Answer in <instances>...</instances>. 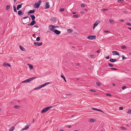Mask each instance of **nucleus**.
<instances>
[{
  "label": "nucleus",
  "mask_w": 131,
  "mask_h": 131,
  "mask_svg": "<svg viewBox=\"0 0 131 131\" xmlns=\"http://www.w3.org/2000/svg\"><path fill=\"white\" fill-rule=\"evenodd\" d=\"M96 38V37L95 35H90L87 37V38L90 40L95 39Z\"/></svg>",
  "instance_id": "7ed1b4c3"
},
{
  "label": "nucleus",
  "mask_w": 131,
  "mask_h": 131,
  "mask_svg": "<svg viewBox=\"0 0 131 131\" xmlns=\"http://www.w3.org/2000/svg\"><path fill=\"white\" fill-rule=\"evenodd\" d=\"M36 78V77H32V78H30L29 79H28L29 81V82L30 81H31L32 80H33L34 79H35Z\"/></svg>",
  "instance_id": "6ab92c4d"
},
{
  "label": "nucleus",
  "mask_w": 131,
  "mask_h": 131,
  "mask_svg": "<svg viewBox=\"0 0 131 131\" xmlns=\"http://www.w3.org/2000/svg\"><path fill=\"white\" fill-rule=\"evenodd\" d=\"M96 84L98 86H100L101 85V84L99 82H96Z\"/></svg>",
  "instance_id": "cd10ccee"
},
{
  "label": "nucleus",
  "mask_w": 131,
  "mask_h": 131,
  "mask_svg": "<svg viewBox=\"0 0 131 131\" xmlns=\"http://www.w3.org/2000/svg\"><path fill=\"white\" fill-rule=\"evenodd\" d=\"M28 18V16H26L23 17V20H25V19Z\"/></svg>",
  "instance_id": "5fc2aeb1"
},
{
  "label": "nucleus",
  "mask_w": 131,
  "mask_h": 131,
  "mask_svg": "<svg viewBox=\"0 0 131 131\" xmlns=\"http://www.w3.org/2000/svg\"><path fill=\"white\" fill-rule=\"evenodd\" d=\"M128 28L129 29L131 30V28H130L129 27H128Z\"/></svg>",
  "instance_id": "338daca9"
},
{
  "label": "nucleus",
  "mask_w": 131,
  "mask_h": 131,
  "mask_svg": "<svg viewBox=\"0 0 131 131\" xmlns=\"http://www.w3.org/2000/svg\"><path fill=\"white\" fill-rule=\"evenodd\" d=\"M16 8H17V10H19V9H20L19 8H18V7H17Z\"/></svg>",
  "instance_id": "e2e57ef3"
},
{
  "label": "nucleus",
  "mask_w": 131,
  "mask_h": 131,
  "mask_svg": "<svg viewBox=\"0 0 131 131\" xmlns=\"http://www.w3.org/2000/svg\"><path fill=\"white\" fill-rule=\"evenodd\" d=\"M40 40V37H38L37 38L36 40L37 41H39Z\"/></svg>",
  "instance_id": "7c9ffc66"
},
{
  "label": "nucleus",
  "mask_w": 131,
  "mask_h": 131,
  "mask_svg": "<svg viewBox=\"0 0 131 131\" xmlns=\"http://www.w3.org/2000/svg\"><path fill=\"white\" fill-rule=\"evenodd\" d=\"M96 26L94 25H93V29H94V28H95V27H96Z\"/></svg>",
  "instance_id": "052dcab7"
},
{
  "label": "nucleus",
  "mask_w": 131,
  "mask_h": 131,
  "mask_svg": "<svg viewBox=\"0 0 131 131\" xmlns=\"http://www.w3.org/2000/svg\"><path fill=\"white\" fill-rule=\"evenodd\" d=\"M92 58H95V56L94 54H92L90 55V56Z\"/></svg>",
  "instance_id": "c9c22d12"
},
{
  "label": "nucleus",
  "mask_w": 131,
  "mask_h": 131,
  "mask_svg": "<svg viewBox=\"0 0 131 131\" xmlns=\"http://www.w3.org/2000/svg\"><path fill=\"white\" fill-rule=\"evenodd\" d=\"M39 87H40L39 86L38 87H37L35 88L34 89V90H38V89H40V88H39Z\"/></svg>",
  "instance_id": "a19ab883"
},
{
  "label": "nucleus",
  "mask_w": 131,
  "mask_h": 131,
  "mask_svg": "<svg viewBox=\"0 0 131 131\" xmlns=\"http://www.w3.org/2000/svg\"><path fill=\"white\" fill-rule=\"evenodd\" d=\"M28 65L29 66V68L31 69H32L33 68V66L30 64H28Z\"/></svg>",
  "instance_id": "4be33fe9"
},
{
  "label": "nucleus",
  "mask_w": 131,
  "mask_h": 131,
  "mask_svg": "<svg viewBox=\"0 0 131 131\" xmlns=\"http://www.w3.org/2000/svg\"><path fill=\"white\" fill-rule=\"evenodd\" d=\"M110 22L112 24H113L114 23V21L113 20L110 19Z\"/></svg>",
  "instance_id": "2f4dec72"
},
{
  "label": "nucleus",
  "mask_w": 131,
  "mask_h": 131,
  "mask_svg": "<svg viewBox=\"0 0 131 131\" xmlns=\"http://www.w3.org/2000/svg\"><path fill=\"white\" fill-rule=\"evenodd\" d=\"M126 86H124L122 87V89L123 90H124V89H125V88H126Z\"/></svg>",
  "instance_id": "3c124183"
},
{
  "label": "nucleus",
  "mask_w": 131,
  "mask_h": 131,
  "mask_svg": "<svg viewBox=\"0 0 131 131\" xmlns=\"http://www.w3.org/2000/svg\"><path fill=\"white\" fill-rule=\"evenodd\" d=\"M117 60L116 59H110L109 61L112 62H114L117 61Z\"/></svg>",
  "instance_id": "9d476101"
},
{
  "label": "nucleus",
  "mask_w": 131,
  "mask_h": 131,
  "mask_svg": "<svg viewBox=\"0 0 131 131\" xmlns=\"http://www.w3.org/2000/svg\"><path fill=\"white\" fill-rule=\"evenodd\" d=\"M55 26L53 25H50L48 26V28L49 30L52 31H53L54 30Z\"/></svg>",
  "instance_id": "20e7f679"
},
{
  "label": "nucleus",
  "mask_w": 131,
  "mask_h": 131,
  "mask_svg": "<svg viewBox=\"0 0 131 131\" xmlns=\"http://www.w3.org/2000/svg\"><path fill=\"white\" fill-rule=\"evenodd\" d=\"M36 23V22L35 20H32L30 25V26H32L35 24Z\"/></svg>",
  "instance_id": "ddd939ff"
},
{
  "label": "nucleus",
  "mask_w": 131,
  "mask_h": 131,
  "mask_svg": "<svg viewBox=\"0 0 131 131\" xmlns=\"http://www.w3.org/2000/svg\"><path fill=\"white\" fill-rule=\"evenodd\" d=\"M39 86L40 87L39 88H42V87H44L45 86L44 85V84H43L42 85H40Z\"/></svg>",
  "instance_id": "37998d69"
},
{
  "label": "nucleus",
  "mask_w": 131,
  "mask_h": 131,
  "mask_svg": "<svg viewBox=\"0 0 131 131\" xmlns=\"http://www.w3.org/2000/svg\"><path fill=\"white\" fill-rule=\"evenodd\" d=\"M108 64L110 67H113V65L111 63H108Z\"/></svg>",
  "instance_id": "72a5a7b5"
},
{
  "label": "nucleus",
  "mask_w": 131,
  "mask_h": 131,
  "mask_svg": "<svg viewBox=\"0 0 131 131\" xmlns=\"http://www.w3.org/2000/svg\"><path fill=\"white\" fill-rule=\"evenodd\" d=\"M106 95L108 96H111V95L109 93H106Z\"/></svg>",
  "instance_id": "864d4df0"
},
{
  "label": "nucleus",
  "mask_w": 131,
  "mask_h": 131,
  "mask_svg": "<svg viewBox=\"0 0 131 131\" xmlns=\"http://www.w3.org/2000/svg\"><path fill=\"white\" fill-rule=\"evenodd\" d=\"M124 1V0H118L117 2L119 3H123Z\"/></svg>",
  "instance_id": "c756f323"
},
{
  "label": "nucleus",
  "mask_w": 131,
  "mask_h": 131,
  "mask_svg": "<svg viewBox=\"0 0 131 131\" xmlns=\"http://www.w3.org/2000/svg\"><path fill=\"white\" fill-rule=\"evenodd\" d=\"M35 27L36 28H38V26L37 25H35L33 27Z\"/></svg>",
  "instance_id": "4d7b16f0"
},
{
  "label": "nucleus",
  "mask_w": 131,
  "mask_h": 131,
  "mask_svg": "<svg viewBox=\"0 0 131 131\" xmlns=\"http://www.w3.org/2000/svg\"><path fill=\"white\" fill-rule=\"evenodd\" d=\"M50 6V5L49 4V2H47L46 3V5L45 6V8L46 9H48L49 8Z\"/></svg>",
  "instance_id": "423d86ee"
},
{
  "label": "nucleus",
  "mask_w": 131,
  "mask_h": 131,
  "mask_svg": "<svg viewBox=\"0 0 131 131\" xmlns=\"http://www.w3.org/2000/svg\"><path fill=\"white\" fill-rule=\"evenodd\" d=\"M19 47L20 49L22 51H25V49L22 46L20 45L19 46Z\"/></svg>",
  "instance_id": "a211bd4d"
},
{
  "label": "nucleus",
  "mask_w": 131,
  "mask_h": 131,
  "mask_svg": "<svg viewBox=\"0 0 131 131\" xmlns=\"http://www.w3.org/2000/svg\"><path fill=\"white\" fill-rule=\"evenodd\" d=\"M59 131H64L63 129H61Z\"/></svg>",
  "instance_id": "774afa93"
},
{
  "label": "nucleus",
  "mask_w": 131,
  "mask_h": 131,
  "mask_svg": "<svg viewBox=\"0 0 131 131\" xmlns=\"http://www.w3.org/2000/svg\"><path fill=\"white\" fill-rule=\"evenodd\" d=\"M3 66L5 67H10L11 65L9 63H4L3 64Z\"/></svg>",
  "instance_id": "9b49d317"
},
{
  "label": "nucleus",
  "mask_w": 131,
  "mask_h": 131,
  "mask_svg": "<svg viewBox=\"0 0 131 131\" xmlns=\"http://www.w3.org/2000/svg\"><path fill=\"white\" fill-rule=\"evenodd\" d=\"M100 52V51L99 50H98L96 51V52L97 53H99Z\"/></svg>",
  "instance_id": "680f3d73"
},
{
  "label": "nucleus",
  "mask_w": 131,
  "mask_h": 131,
  "mask_svg": "<svg viewBox=\"0 0 131 131\" xmlns=\"http://www.w3.org/2000/svg\"><path fill=\"white\" fill-rule=\"evenodd\" d=\"M22 4L21 3L20 4H18L17 5V7H18L19 8H20L21 7Z\"/></svg>",
  "instance_id": "bb28decb"
},
{
  "label": "nucleus",
  "mask_w": 131,
  "mask_h": 131,
  "mask_svg": "<svg viewBox=\"0 0 131 131\" xmlns=\"http://www.w3.org/2000/svg\"><path fill=\"white\" fill-rule=\"evenodd\" d=\"M29 127V126L27 125V126H26V127H25L22 129L21 130H25L27 129Z\"/></svg>",
  "instance_id": "f3484780"
},
{
  "label": "nucleus",
  "mask_w": 131,
  "mask_h": 131,
  "mask_svg": "<svg viewBox=\"0 0 131 131\" xmlns=\"http://www.w3.org/2000/svg\"><path fill=\"white\" fill-rule=\"evenodd\" d=\"M24 14V13L23 12H22V10H20L18 11V14L19 16H21L22 15Z\"/></svg>",
  "instance_id": "6e6552de"
},
{
  "label": "nucleus",
  "mask_w": 131,
  "mask_h": 131,
  "mask_svg": "<svg viewBox=\"0 0 131 131\" xmlns=\"http://www.w3.org/2000/svg\"><path fill=\"white\" fill-rule=\"evenodd\" d=\"M105 58L107 59H109L110 58L109 56H107V57H106Z\"/></svg>",
  "instance_id": "6e6d98bb"
},
{
  "label": "nucleus",
  "mask_w": 131,
  "mask_h": 131,
  "mask_svg": "<svg viewBox=\"0 0 131 131\" xmlns=\"http://www.w3.org/2000/svg\"><path fill=\"white\" fill-rule=\"evenodd\" d=\"M52 107V106H50L43 108L41 112V113H43L47 111L48 110H49Z\"/></svg>",
  "instance_id": "f257e3e1"
},
{
  "label": "nucleus",
  "mask_w": 131,
  "mask_h": 131,
  "mask_svg": "<svg viewBox=\"0 0 131 131\" xmlns=\"http://www.w3.org/2000/svg\"><path fill=\"white\" fill-rule=\"evenodd\" d=\"M108 10V9L105 8V9H102L101 10H102V11H106V10Z\"/></svg>",
  "instance_id": "58836bf2"
},
{
  "label": "nucleus",
  "mask_w": 131,
  "mask_h": 131,
  "mask_svg": "<svg viewBox=\"0 0 131 131\" xmlns=\"http://www.w3.org/2000/svg\"><path fill=\"white\" fill-rule=\"evenodd\" d=\"M110 69L111 70H118V69H117L113 68H111Z\"/></svg>",
  "instance_id": "e433bc0d"
},
{
  "label": "nucleus",
  "mask_w": 131,
  "mask_h": 131,
  "mask_svg": "<svg viewBox=\"0 0 131 131\" xmlns=\"http://www.w3.org/2000/svg\"><path fill=\"white\" fill-rule=\"evenodd\" d=\"M35 12V10L34 9L33 10H31L29 11V12H28V14L29 15L30 14L34 13Z\"/></svg>",
  "instance_id": "f8f14e48"
},
{
  "label": "nucleus",
  "mask_w": 131,
  "mask_h": 131,
  "mask_svg": "<svg viewBox=\"0 0 131 131\" xmlns=\"http://www.w3.org/2000/svg\"><path fill=\"white\" fill-rule=\"evenodd\" d=\"M126 24L128 26H131V24L128 22L126 23Z\"/></svg>",
  "instance_id": "de8ad7c7"
},
{
  "label": "nucleus",
  "mask_w": 131,
  "mask_h": 131,
  "mask_svg": "<svg viewBox=\"0 0 131 131\" xmlns=\"http://www.w3.org/2000/svg\"><path fill=\"white\" fill-rule=\"evenodd\" d=\"M81 6L82 7H84L85 6V5L84 4H81Z\"/></svg>",
  "instance_id": "49530a36"
},
{
  "label": "nucleus",
  "mask_w": 131,
  "mask_h": 131,
  "mask_svg": "<svg viewBox=\"0 0 131 131\" xmlns=\"http://www.w3.org/2000/svg\"><path fill=\"white\" fill-rule=\"evenodd\" d=\"M41 3V0L39 1L38 2H36L34 4V6L35 8H38L39 7Z\"/></svg>",
  "instance_id": "f03ea898"
},
{
  "label": "nucleus",
  "mask_w": 131,
  "mask_h": 131,
  "mask_svg": "<svg viewBox=\"0 0 131 131\" xmlns=\"http://www.w3.org/2000/svg\"><path fill=\"white\" fill-rule=\"evenodd\" d=\"M122 57L123 60H125L126 59V58L124 57L123 55H122Z\"/></svg>",
  "instance_id": "c03bdc74"
},
{
  "label": "nucleus",
  "mask_w": 131,
  "mask_h": 131,
  "mask_svg": "<svg viewBox=\"0 0 131 131\" xmlns=\"http://www.w3.org/2000/svg\"><path fill=\"white\" fill-rule=\"evenodd\" d=\"M108 31H107V30H105L104 31V32H107Z\"/></svg>",
  "instance_id": "0e129e2a"
},
{
  "label": "nucleus",
  "mask_w": 131,
  "mask_h": 131,
  "mask_svg": "<svg viewBox=\"0 0 131 131\" xmlns=\"http://www.w3.org/2000/svg\"><path fill=\"white\" fill-rule=\"evenodd\" d=\"M15 128V127L14 126H12L9 130V131H13Z\"/></svg>",
  "instance_id": "5701e85b"
},
{
  "label": "nucleus",
  "mask_w": 131,
  "mask_h": 131,
  "mask_svg": "<svg viewBox=\"0 0 131 131\" xmlns=\"http://www.w3.org/2000/svg\"><path fill=\"white\" fill-rule=\"evenodd\" d=\"M78 14H76V15H73V17H76V18L78 17Z\"/></svg>",
  "instance_id": "ea45409f"
},
{
  "label": "nucleus",
  "mask_w": 131,
  "mask_h": 131,
  "mask_svg": "<svg viewBox=\"0 0 131 131\" xmlns=\"http://www.w3.org/2000/svg\"><path fill=\"white\" fill-rule=\"evenodd\" d=\"M123 107H119V110H123Z\"/></svg>",
  "instance_id": "603ef678"
},
{
  "label": "nucleus",
  "mask_w": 131,
  "mask_h": 131,
  "mask_svg": "<svg viewBox=\"0 0 131 131\" xmlns=\"http://www.w3.org/2000/svg\"><path fill=\"white\" fill-rule=\"evenodd\" d=\"M126 48V47L124 45H123L122 46H121V48L122 49H124L125 48Z\"/></svg>",
  "instance_id": "473e14b6"
},
{
  "label": "nucleus",
  "mask_w": 131,
  "mask_h": 131,
  "mask_svg": "<svg viewBox=\"0 0 131 131\" xmlns=\"http://www.w3.org/2000/svg\"><path fill=\"white\" fill-rule=\"evenodd\" d=\"M22 22L24 24L27 23L28 22V20H23Z\"/></svg>",
  "instance_id": "2eb2a0df"
},
{
  "label": "nucleus",
  "mask_w": 131,
  "mask_h": 131,
  "mask_svg": "<svg viewBox=\"0 0 131 131\" xmlns=\"http://www.w3.org/2000/svg\"><path fill=\"white\" fill-rule=\"evenodd\" d=\"M13 7L14 8V10L15 12H17V10L16 9V7L15 6H13Z\"/></svg>",
  "instance_id": "a878e982"
},
{
  "label": "nucleus",
  "mask_w": 131,
  "mask_h": 131,
  "mask_svg": "<svg viewBox=\"0 0 131 131\" xmlns=\"http://www.w3.org/2000/svg\"><path fill=\"white\" fill-rule=\"evenodd\" d=\"M90 91H91V92H96V91L95 90H90Z\"/></svg>",
  "instance_id": "09e8293b"
},
{
  "label": "nucleus",
  "mask_w": 131,
  "mask_h": 131,
  "mask_svg": "<svg viewBox=\"0 0 131 131\" xmlns=\"http://www.w3.org/2000/svg\"><path fill=\"white\" fill-rule=\"evenodd\" d=\"M61 77L62 78L64 79V80L65 82H66V78L63 75H61Z\"/></svg>",
  "instance_id": "393cba45"
},
{
  "label": "nucleus",
  "mask_w": 131,
  "mask_h": 131,
  "mask_svg": "<svg viewBox=\"0 0 131 131\" xmlns=\"http://www.w3.org/2000/svg\"><path fill=\"white\" fill-rule=\"evenodd\" d=\"M112 52L114 53L113 54V55H118V56L119 55V53L117 51H113Z\"/></svg>",
  "instance_id": "1a4fd4ad"
},
{
  "label": "nucleus",
  "mask_w": 131,
  "mask_h": 131,
  "mask_svg": "<svg viewBox=\"0 0 131 131\" xmlns=\"http://www.w3.org/2000/svg\"><path fill=\"white\" fill-rule=\"evenodd\" d=\"M97 111L101 112H103L101 110H100V109H98Z\"/></svg>",
  "instance_id": "13d9d810"
},
{
  "label": "nucleus",
  "mask_w": 131,
  "mask_h": 131,
  "mask_svg": "<svg viewBox=\"0 0 131 131\" xmlns=\"http://www.w3.org/2000/svg\"><path fill=\"white\" fill-rule=\"evenodd\" d=\"M53 32H54L57 35L61 33L60 31L58 30L57 29L54 30Z\"/></svg>",
  "instance_id": "0eeeda50"
},
{
  "label": "nucleus",
  "mask_w": 131,
  "mask_h": 131,
  "mask_svg": "<svg viewBox=\"0 0 131 131\" xmlns=\"http://www.w3.org/2000/svg\"><path fill=\"white\" fill-rule=\"evenodd\" d=\"M129 56H131V52H130L129 53Z\"/></svg>",
  "instance_id": "69168bd1"
},
{
  "label": "nucleus",
  "mask_w": 131,
  "mask_h": 131,
  "mask_svg": "<svg viewBox=\"0 0 131 131\" xmlns=\"http://www.w3.org/2000/svg\"><path fill=\"white\" fill-rule=\"evenodd\" d=\"M89 121L91 122H95V119L91 118L89 119Z\"/></svg>",
  "instance_id": "412c9836"
},
{
  "label": "nucleus",
  "mask_w": 131,
  "mask_h": 131,
  "mask_svg": "<svg viewBox=\"0 0 131 131\" xmlns=\"http://www.w3.org/2000/svg\"><path fill=\"white\" fill-rule=\"evenodd\" d=\"M50 83L49 82H47V83H45V84H44V86H46V85H48V84H49Z\"/></svg>",
  "instance_id": "4c0bfd02"
},
{
  "label": "nucleus",
  "mask_w": 131,
  "mask_h": 131,
  "mask_svg": "<svg viewBox=\"0 0 131 131\" xmlns=\"http://www.w3.org/2000/svg\"><path fill=\"white\" fill-rule=\"evenodd\" d=\"M14 107L15 108L17 109L19 108L20 107L18 105H14Z\"/></svg>",
  "instance_id": "c85d7f7f"
},
{
  "label": "nucleus",
  "mask_w": 131,
  "mask_h": 131,
  "mask_svg": "<svg viewBox=\"0 0 131 131\" xmlns=\"http://www.w3.org/2000/svg\"><path fill=\"white\" fill-rule=\"evenodd\" d=\"M119 20L120 21H122V22H124V20L122 19H121V20Z\"/></svg>",
  "instance_id": "bf43d9fd"
},
{
  "label": "nucleus",
  "mask_w": 131,
  "mask_h": 131,
  "mask_svg": "<svg viewBox=\"0 0 131 131\" xmlns=\"http://www.w3.org/2000/svg\"><path fill=\"white\" fill-rule=\"evenodd\" d=\"M68 31L70 33L72 31V30L71 29H68Z\"/></svg>",
  "instance_id": "f704fd0d"
},
{
  "label": "nucleus",
  "mask_w": 131,
  "mask_h": 131,
  "mask_svg": "<svg viewBox=\"0 0 131 131\" xmlns=\"http://www.w3.org/2000/svg\"><path fill=\"white\" fill-rule=\"evenodd\" d=\"M10 6L9 5H7L6 6V9L8 10L10 8Z\"/></svg>",
  "instance_id": "b1692460"
},
{
  "label": "nucleus",
  "mask_w": 131,
  "mask_h": 131,
  "mask_svg": "<svg viewBox=\"0 0 131 131\" xmlns=\"http://www.w3.org/2000/svg\"><path fill=\"white\" fill-rule=\"evenodd\" d=\"M100 21H96L95 23H94V25L96 26H97V25L99 24L100 23Z\"/></svg>",
  "instance_id": "dca6fc26"
},
{
  "label": "nucleus",
  "mask_w": 131,
  "mask_h": 131,
  "mask_svg": "<svg viewBox=\"0 0 131 131\" xmlns=\"http://www.w3.org/2000/svg\"><path fill=\"white\" fill-rule=\"evenodd\" d=\"M121 128L123 130H126V128L124 127H121Z\"/></svg>",
  "instance_id": "a18cd8bd"
},
{
  "label": "nucleus",
  "mask_w": 131,
  "mask_h": 131,
  "mask_svg": "<svg viewBox=\"0 0 131 131\" xmlns=\"http://www.w3.org/2000/svg\"><path fill=\"white\" fill-rule=\"evenodd\" d=\"M30 17L32 20H34L35 19V16L34 15L32 14L31 15Z\"/></svg>",
  "instance_id": "4468645a"
},
{
  "label": "nucleus",
  "mask_w": 131,
  "mask_h": 131,
  "mask_svg": "<svg viewBox=\"0 0 131 131\" xmlns=\"http://www.w3.org/2000/svg\"><path fill=\"white\" fill-rule=\"evenodd\" d=\"M92 109L93 110H94L97 111L98 110V109H97V108H92Z\"/></svg>",
  "instance_id": "8fccbe9b"
},
{
  "label": "nucleus",
  "mask_w": 131,
  "mask_h": 131,
  "mask_svg": "<svg viewBox=\"0 0 131 131\" xmlns=\"http://www.w3.org/2000/svg\"><path fill=\"white\" fill-rule=\"evenodd\" d=\"M60 11L62 12L64 10V8H62L60 9Z\"/></svg>",
  "instance_id": "79ce46f5"
},
{
  "label": "nucleus",
  "mask_w": 131,
  "mask_h": 131,
  "mask_svg": "<svg viewBox=\"0 0 131 131\" xmlns=\"http://www.w3.org/2000/svg\"><path fill=\"white\" fill-rule=\"evenodd\" d=\"M34 44L35 46H40L42 45V42H41L40 43L34 42Z\"/></svg>",
  "instance_id": "39448f33"
},
{
  "label": "nucleus",
  "mask_w": 131,
  "mask_h": 131,
  "mask_svg": "<svg viewBox=\"0 0 131 131\" xmlns=\"http://www.w3.org/2000/svg\"><path fill=\"white\" fill-rule=\"evenodd\" d=\"M29 82L28 79H27L26 80H25V81H23L21 82L22 83H28Z\"/></svg>",
  "instance_id": "aec40b11"
}]
</instances>
